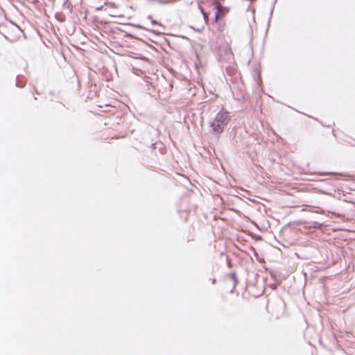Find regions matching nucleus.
I'll list each match as a JSON object with an SVG mask.
<instances>
[{"label":"nucleus","instance_id":"obj_1","mask_svg":"<svg viewBox=\"0 0 355 355\" xmlns=\"http://www.w3.org/2000/svg\"><path fill=\"white\" fill-rule=\"evenodd\" d=\"M230 119V116L227 112H219L210 125L212 133L218 137L223 132L224 128L228 123Z\"/></svg>","mask_w":355,"mask_h":355},{"label":"nucleus","instance_id":"obj_2","mask_svg":"<svg viewBox=\"0 0 355 355\" xmlns=\"http://www.w3.org/2000/svg\"><path fill=\"white\" fill-rule=\"evenodd\" d=\"M216 8H217V13L216 15V19H217L218 18V16H219V13L221 12V5L220 4H218L217 6H216Z\"/></svg>","mask_w":355,"mask_h":355},{"label":"nucleus","instance_id":"obj_3","mask_svg":"<svg viewBox=\"0 0 355 355\" xmlns=\"http://www.w3.org/2000/svg\"><path fill=\"white\" fill-rule=\"evenodd\" d=\"M147 18L151 21L152 24L161 26V24L159 23H158L157 21L153 19L151 16L149 15V16H148Z\"/></svg>","mask_w":355,"mask_h":355},{"label":"nucleus","instance_id":"obj_4","mask_svg":"<svg viewBox=\"0 0 355 355\" xmlns=\"http://www.w3.org/2000/svg\"><path fill=\"white\" fill-rule=\"evenodd\" d=\"M199 8L200 9V10L203 15V17H204L205 19L206 20L207 18V14L205 12L204 10L202 9V8L200 6H199Z\"/></svg>","mask_w":355,"mask_h":355}]
</instances>
